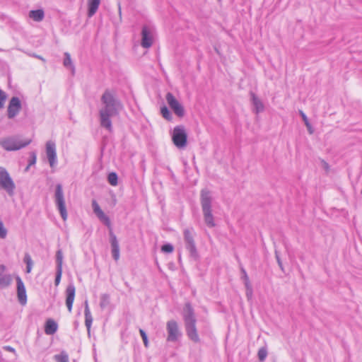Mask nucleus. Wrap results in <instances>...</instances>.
Here are the masks:
<instances>
[{
  "label": "nucleus",
  "instance_id": "nucleus-1",
  "mask_svg": "<svg viewBox=\"0 0 362 362\" xmlns=\"http://www.w3.org/2000/svg\"><path fill=\"white\" fill-rule=\"evenodd\" d=\"M103 107L99 111L100 123L101 127L109 132L112 129L111 117L119 115L122 109V105L109 90H105L101 97Z\"/></svg>",
  "mask_w": 362,
  "mask_h": 362
},
{
  "label": "nucleus",
  "instance_id": "nucleus-6",
  "mask_svg": "<svg viewBox=\"0 0 362 362\" xmlns=\"http://www.w3.org/2000/svg\"><path fill=\"white\" fill-rule=\"evenodd\" d=\"M30 140L24 142L15 137H8L0 141V145L6 151H16L25 147L30 143Z\"/></svg>",
  "mask_w": 362,
  "mask_h": 362
},
{
  "label": "nucleus",
  "instance_id": "nucleus-20",
  "mask_svg": "<svg viewBox=\"0 0 362 362\" xmlns=\"http://www.w3.org/2000/svg\"><path fill=\"white\" fill-rule=\"evenodd\" d=\"M57 328L58 325L57 322L52 319H49L45 323V332L47 334L52 335L57 332Z\"/></svg>",
  "mask_w": 362,
  "mask_h": 362
},
{
  "label": "nucleus",
  "instance_id": "nucleus-21",
  "mask_svg": "<svg viewBox=\"0 0 362 362\" xmlns=\"http://www.w3.org/2000/svg\"><path fill=\"white\" fill-rule=\"evenodd\" d=\"M100 3V0H88V16L89 17H92L93 15H95V13L98 11Z\"/></svg>",
  "mask_w": 362,
  "mask_h": 362
},
{
  "label": "nucleus",
  "instance_id": "nucleus-26",
  "mask_svg": "<svg viewBox=\"0 0 362 362\" xmlns=\"http://www.w3.org/2000/svg\"><path fill=\"white\" fill-rule=\"evenodd\" d=\"M110 304V296L107 293L102 294L100 296V307L105 309Z\"/></svg>",
  "mask_w": 362,
  "mask_h": 362
},
{
  "label": "nucleus",
  "instance_id": "nucleus-40",
  "mask_svg": "<svg viewBox=\"0 0 362 362\" xmlns=\"http://www.w3.org/2000/svg\"><path fill=\"white\" fill-rule=\"evenodd\" d=\"M6 98V93L3 90H0V108L3 107Z\"/></svg>",
  "mask_w": 362,
  "mask_h": 362
},
{
  "label": "nucleus",
  "instance_id": "nucleus-23",
  "mask_svg": "<svg viewBox=\"0 0 362 362\" xmlns=\"http://www.w3.org/2000/svg\"><path fill=\"white\" fill-rule=\"evenodd\" d=\"M63 64L65 67L69 68L71 71L72 74L73 75L74 74L75 66L73 64L72 60L71 59V55L69 52L64 53V59Z\"/></svg>",
  "mask_w": 362,
  "mask_h": 362
},
{
  "label": "nucleus",
  "instance_id": "nucleus-22",
  "mask_svg": "<svg viewBox=\"0 0 362 362\" xmlns=\"http://www.w3.org/2000/svg\"><path fill=\"white\" fill-rule=\"evenodd\" d=\"M29 17L36 22H40L45 17V13L42 9L32 10L29 12Z\"/></svg>",
  "mask_w": 362,
  "mask_h": 362
},
{
  "label": "nucleus",
  "instance_id": "nucleus-31",
  "mask_svg": "<svg viewBox=\"0 0 362 362\" xmlns=\"http://www.w3.org/2000/svg\"><path fill=\"white\" fill-rule=\"evenodd\" d=\"M160 113L165 119L168 121L172 119V115L166 106L160 108Z\"/></svg>",
  "mask_w": 362,
  "mask_h": 362
},
{
  "label": "nucleus",
  "instance_id": "nucleus-39",
  "mask_svg": "<svg viewBox=\"0 0 362 362\" xmlns=\"http://www.w3.org/2000/svg\"><path fill=\"white\" fill-rule=\"evenodd\" d=\"M139 332L142 337V339L144 341V344L145 346L147 347L148 341V337H147L146 332L142 329H139Z\"/></svg>",
  "mask_w": 362,
  "mask_h": 362
},
{
  "label": "nucleus",
  "instance_id": "nucleus-4",
  "mask_svg": "<svg viewBox=\"0 0 362 362\" xmlns=\"http://www.w3.org/2000/svg\"><path fill=\"white\" fill-rule=\"evenodd\" d=\"M172 141L178 148H183L187 144V134L184 126L178 125L174 127L172 133Z\"/></svg>",
  "mask_w": 362,
  "mask_h": 362
},
{
  "label": "nucleus",
  "instance_id": "nucleus-2",
  "mask_svg": "<svg viewBox=\"0 0 362 362\" xmlns=\"http://www.w3.org/2000/svg\"><path fill=\"white\" fill-rule=\"evenodd\" d=\"M183 318L188 337L195 343L199 342L200 339L196 327L197 320L194 309L189 303H187L185 305Z\"/></svg>",
  "mask_w": 362,
  "mask_h": 362
},
{
  "label": "nucleus",
  "instance_id": "nucleus-32",
  "mask_svg": "<svg viewBox=\"0 0 362 362\" xmlns=\"http://www.w3.org/2000/svg\"><path fill=\"white\" fill-rule=\"evenodd\" d=\"M258 358L260 361H264L267 356V350L265 347H262L258 351Z\"/></svg>",
  "mask_w": 362,
  "mask_h": 362
},
{
  "label": "nucleus",
  "instance_id": "nucleus-27",
  "mask_svg": "<svg viewBox=\"0 0 362 362\" xmlns=\"http://www.w3.org/2000/svg\"><path fill=\"white\" fill-rule=\"evenodd\" d=\"M299 113H300L309 133L310 134H313V129L310 123L309 122L307 116L305 115V114L302 110H300Z\"/></svg>",
  "mask_w": 362,
  "mask_h": 362
},
{
  "label": "nucleus",
  "instance_id": "nucleus-13",
  "mask_svg": "<svg viewBox=\"0 0 362 362\" xmlns=\"http://www.w3.org/2000/svg\"><path fill=\"white\" fill-rule=\"evenodd\" d=\"M17 297L19 303L24 305L27 303V294L25 285L20 276H16Z\"/></svg>",
  "mask_w": 362,
  "mask_h": 362
},
{
  "label": "nucleus",
  "instance_id": "nucleus-9",
  "mask_svg": "<svg viewBox=\"0 0 362 362\" xmlns=\"http://www.w3.org/2000/svg\"><path fill=\"white\" fill-rule=\"evenodd\" d=\"M184 239L186 248L189 251L190 255L193 257H197V251L194 240L193 229L186 228L184 230Z\"/></svg>",
  "mask_w": 362,
  "mask_h": 362
},
{
  "label": "nucleus",
  "instance_id": "nucleus-19",
  "mask_svg": "<svg viewBox=\"0 0 362 362\" xmlns=\"http://www.w3.org/2000/svg\"><path fill=\"white\" fill-rule=\"evenodd\" d=\"M85 309H84V315H85V325L87 327L88 332H89L92 322L93 317L89 309L88 300H85L84 302Z\"/></svg>",
  "mask_w": 362,
  "mask_h": 362
},
{
  "label": "nucleus",
  "instance_id": "nucleus-25",
  "mask_svg": "<svg viewBox=\"0 0 362 362\" xmlns=\"http://www.w3.org/2000/svg\"><path fill=\"white\" fill-rule=\"evenodd\" d=\"M23 262L26 264V272L30 273L32 270L33 262L32 260L30 255L28 253L25 254Z\"/></svg>",
  "mask_w": 362,
  "mask_h": 362
},
{
  "label": "nucleus",
  "instance_id": "nucleus-29",
  "mask_svg": "<svg viewBox=\"0 0 362 362\" xmlns=\"http://www.w3.org/2000/svg\"><path fill=\"white\" fill-rule=\"evenodd\" d=\"M107 180L111 185L116 186L118 183V177L117 173L114 172L109 173Z\"/></svg>",
  "mask_w": 362,
  "mask_h": 362
},
{
  "label": "nucleus",
  "instance_id": "nucleus-10",
  "mask_svg": "<svg viewBox=\"0 0 362 362\" xmlns=\"http://www.w3.org/2000/svg\"><path fill=\"white\" fill-rule=\"evenodd\" d=\"M166 100L174 113L180 117L185 115V110L183 106L178 102L171 93L166 94Z\"/></svg>",
  "mask_w": 362,
  "mask_h": 362
},
{
  "label": "nucleus",
  "instance_id": "nucleus-35",
  "mask_svg": "<svg viewBox=\"0 0 362 362\" xmlns=\"http://www.w3.org/2000/svg\"><path fill=\"white\" fill-rule=\"evenodd\" d=\"M173 249V246L170 243L165 244L161 247V251L165 253H171Z\"/></svg>",
  "mask_w": 362,
  "mask_h": 362
},
{
  "label": "nucleus",
  "instance_id": "nucleus-42",
  "mask_svg": "<svg viewBox=\"0 0 362 362\" xmlns=\"http://www.w3.org/2000/svg\"><path fill=\"white\" fill-rule=\"evenodd\" d=\"M322 167L323 168L326 170V171H328L329 170V164L325 162V160H322Z\"/></svg>",
  "mask_w": 362,
  "mask_h": 362
},
{
  "label": "nucleus",
  "instance_id": "nucleus-36",
  "mask_svg": "<svg viewBox=\"0 0 362 362\" xmlns=\"http://www.w3.org/2000/svg\"><path fill=\"white\" fill-rule=\"evenodd\" d=\"M62 274V269H60V268L57 269L56 277H55V280H54V284L56 286H58L60 283Z\"/></svg>",
  "mask_w": 362,
  "mask_h": 362
},
{
  "label": "nucleus",
  "instance_id": "nucleus-11",
  "mask_svg": "<svg viewBox=\"0 0 362 362\" xmlns=\"http://www.w3.org/2000/svg\"><path fill=\"white\" fill-rule=\"evenodd\" d=\"M21 110V103L18 97H13L8 106V117L12 119L15 117Z\"/></svg>",
  "mask_w": 362,
  "mask_h": 362
},
{
  "label": "nucleus",
  "instance_id": "nucleus-43",
  "mask_svg": "<svg viewBox=\"0 0 362 362\" xmlns=\"http://www.w3.org/2000/svg\"><path fill=\"white\" fill-rule=\"evenodd\" d=\"M4 349L8 351H11V352H14L15 351V349L11 347V346H5Z\"/></svg>",
  "mask_w": 362,
  "mask_h": 362
},
{
  "label": "nucleus",
  "instance_id": "nucleus-18",
  "mask_svg": "<svg viewBox=\"0 0 362 362\" xmlns=\"http://www.w3.org/2000/svg\"><path fill=\"white\" fill-rule=\"evenodd\" d=\"M252 104L254 106V111L256 114L264 110V105L262 100L253 93L250 92Z\"/></svg>",
  "mask_w": 362,
  "mask_h": 362
},
{
  "label": "nucleus",
  "instance_id": "nucleus-33",
  "mask_svg": "<svg viewBox=\"0 0 362 362\" xmlns=\"http://www.w3.org/2000/svg\"><path fill=\"white\" fill-rule=\"evenodd\" d=\"M36 160H37L36 153L35 152H31L30 153V158L29 160V163L25 168V171L28 170L29 168L36 163Z\"/></svg>",
  "mask_w": 362,
  "mask_h": 362
},
{
  "label": "nucleus",
  "instance_id": "nucleus-30",
  "mask_svg": "<svg viewBox=\"0 0 362 362\" xmlns=\"http://www.w3.org/2000/svg\"><path fill=\"white\" fill-rule=\"evenodd\" d=\"M54 359L57 362H69V356L64 351H62L60 354L55 355Z\"/></svg>",
  "mask_w": 362,
  "mask_h": 362
},
{
  "label": "nucleus",
  "instance_id": "nucleus-28",
  "mask_svg": "<svg viewBox=\"0 0 362 362\" xmlns=\"http://www.w3.org/2000/svg\"><path fill=\"white\" fill-rule=\"evenodd\" d=\"M56 262L57 269H62L63 253L61 250H57L56 252Z\"/></svg>",
  "mask_w": 362,
  "mask_h": 362
},
{
  "label": "nucleus",
  "instance_id": "nucleus-37",
  "mask_svg": "<svg viewBox=\"0 0 362 362\" xmlns=\"http://www.w3.org/2000/svg\"><path fill=\"white\" fill-rule=\"evenodd\" d=\"M241 272L243 274L242 279L244 281V284L246 285L247 284H250L249 277L247 276V274L244 268H241Z\"/></svg>",
  "mask_w": 362,
  "mask_h": 362
},
{
  "label": "nucleus",
  "instance_id": "nucleus-45",
  "mask_svg": "<svg viewBox=\"0 0 362 362\" xmlns=\"http://www.w3.org/2000/svg\"><path fill=\"white\" fill-rule=\"evenodd\" d=\"M0 268H1L2 270H4V269H5V266H4V265H3V264H1V265L0 266Z\"/></svg>",
  "mask_w": 362,
  "mask_h": 362
},
{
  "label": "nucleus",
  "instance_id": "nucleus-34",
  "mask_svg": "<svg viewBox=\"0 0 362 362\" xmlns=\"http://www.w3.org/2000/svg\"><path fill=\"white\" fill-rule=\"evenodd\" d=\"M246 288V296L248 300H250L252 297L253 290L251 284H247L245 285Z\"/></svg>",
  "mask_w": 362,
  "mask_h": 362
},
{
  "label": "nucleus",
  "instance_id": "nucleus-24",
  "mask_svg": "<svg viewBox=\"0 0 362 362\" xmlns=\"http://www.w3.org/2000/svg\"><path fill=\"white\" fill-rule=\"evenodd\" d=\"M12 281V278L10 274H0V288L8 287Z\"/></svg>",
  "mask_w": 362,
  "mask_h": 362
},
{
  "label": "nucleus",
  "instance_id": "nucleus-15",
  "mask_svg": "<svg viewBox=\"0 0 362 362\" xmlns=\"http://www.w3.org/2000/svg\"><path fill=\"white\" fill-rule=\"evenodd\" d=\"M76 288L73 284L67 286L66 289V305L69 313L72 310L73 303L75 298Z\"/></svg>",
  "mask_w": 362,
  "mask_h": 362
},
{
  "label": "nucleus",
  "instance_id": "nucleus-41",
  "mask_svg": "<svg viewBox=\"0 0 362 362\" xmlns=\"http://www.w3.org/2000/svg\"><path fill=\"white\" fill-rule=\"evenodd\" d=\"M275 257L276 259L278 265L279 266L281 269L283 271L284 270L283 264H282L281 259L280 258L279 252L277 250H275Z\"/></svg>",
  "mask_w": 362,
  "mask_h": 362
},
{
  "label": "nucleus",
  "instance_id": "nucleus-3",
  "mask_svg": "<svg viewBox=\"0 0 362 362\" xmlns=\"http://www.w3.org/2000/svg\"><path fill=\"white\" fill-rule=\"evenodd\" d=\"M200 202L206 225L209 228L215 227L216 223L212 214V197L209 190L206 189H202Z\"/></svg>",
  "mask_w": 362,
  "mask_h": 362
},
{
  "label": "nucleus",
  "instance_id": "nucleus-46",
  "mask_svg": "<svg viewBox=\"0 0 362 362\" xmlns=\"http://www.w3.org/2000/svg\"><path fill=\"white\" fill-rule=\"evenodd\" d=\"M361 193L362 194V189H361Z\"/></svg>",
  "mask_w": 362,
  "mask_h": 362
},
{
  "label": "nucleus",
  "instance_id": "nucleus-14",
  "mask_svg": "<svg viewBox=\"0 0 362 362\" xmlns=\"http://www.w3.org/2000/svg\"><path fill=\"white\" fill-rule=\"evenodd\" d=\"M153 42V34L147 26H144L141 30V45L144 48H149Z\"/></svg>",
  "mask_w": 362,
  "mask_h": 362
},
{
  "label": "nucleus",
  "instance_id": "nucleus-17",
  "mask_svg": "<svg viewBox=\"0 0 362 362\" xmlns=\"http://www.w3.org/2000/svg\"><path fill=\"white\" fill-rule=\"evenodd\" d=\"M92 207L93 212L95 214V215L98 216V218L103 221L106 225H110V219L109 218L104 214L103 210L100 209L99 204L96 202V200L93 199L92 201Z\"/></svg>",
  "mask_w": 362,
  "mask_h": 362
},
{
  "label": "nucleus",
  "instance_id": "nucleus-8",
  "mask_svg": "<svg viewBox=\"0 0 362 362\" xmlns=\"http://www.w3.org/2000/svg\"><path fill=\"white\" fill-rule=\"evenodd\" d=\"M166 329L168 332L167 341H168L175 342L182 335L177 322L173 320L167 322Z\"/></svg>",
  "mask_w": 362,
  "mask_h": 362
},
{
  "label": "nucleus",
  "instance_id": "nucleus-38",
  "mask_svg": "<svg viewBox=\"0 0 362 362\" xmlns=\"http://www.w3.org/2000/svg\"><path fill=\"white\" fill-rule=\"evenodd\" d=\"M7 235V230L4 228L2 222L0 221V238H5Z\"/></svg>",
  "mask_w": 362,
  "mask_h": 362
},
{
  "label": "nucleus",
  "instance_id": "nucleus-7",
  "mask_svg": "<svg viewBox=\"0 0 362 362\" xmlns=\"http://www.w3.org/2000/svg\"><path fill=\"white\" fill-rule=\"evenodd\" d=\"M54 197L55 203L59 211L61 216L64 221H66L67 218V211L65 205L62 185L61 184H57L56 185Z\"/></svg>",
  "mask_w": 362,
  "mask_h": 362
},
{
  "label": "nucleus",
  "instance_id": "nucleus-16",
  "mask_svg": "<svg viewBox=\"0 0 362 362\" xmlns=\"http://www.w3.org/2000/svg\"><path fill=\"white\" fill-rule=\"evenodd\" d=\"M110 244L112 247V257L115 261L119 259V245L116 235L110 231Z\"/></svg>",
  "mask_w": 362,
  "mask_h": 362
},
{
  "label": "nucleus",
  "instance_id": "nucleus-12",
  "mask_svg": "<svg viewBox=\"0 0 362 362\" xmlns=\"http://www.w3.org/2000/svg\"><path fill=\"white\" fill-rule=\"evenodd\" d=\"M46 154L50 167L53 168L57 163L56 145L54 142L48 141L46 143Z\"/></svg>",
  "mask_w": 362,
  "mask_h": 362
},
{
  "label": "nucleus",
  "instance_id": "nucleus-5",
  "mask_svg": "<svg viewBox=\"0 0 362 362\" xmlns=\"http://www.w3.org/2000/svg\"><path fill=\"white\" fill-rule=\"evenodd\" d=\"M0 187L4 189L10 196L14 194L15 183L6 170L0 167Z\"/></svg>",
  "mask_w": 362,
  "mask_h": 362
},
{
  "label": "nucleus",
  "instance_id": "nucleus-44",
  "mask_svg": "<svg viewBox=\"0 0 362 362\" xmlns=\"http://www.w3.org/2000/svg\"><path fill=\"white\" fill-rule=\"evenodd\" d=\"M33 57H36V58H37V59H40V60H42L43 62H45V59L42 57H41L40 55L33 54Z\"/></svg>",
  "mask_w": 362,
  "mask_h": 362
}]
</instances>
